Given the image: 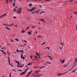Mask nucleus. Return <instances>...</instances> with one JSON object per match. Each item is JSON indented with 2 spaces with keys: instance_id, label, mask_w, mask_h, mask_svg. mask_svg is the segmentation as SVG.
Here are the masks:
<instances>
[{
  "instance_id": "obj_34",
  "label": "nucleus",
  "mask_w": 77,
  "mask_h": 77,
  "mask_svg": "<svg viewBox=\"0 0 77 77\" xmlns=\"http://www.w3.org/2000/svg\"><path fill=\"white\" fill-rule=\"evenodd\" d=\"M15 40L17 41H19V40L17 38L15 39Z\"/></svg>"
},
{
  "instance_id": "obj_6",
  "label": "nucleus",
  "mask_w": 77,
  "mask_h": 77,
  "mask_svg": "<svg viewBox=\"0 0 77 77\" xmlns=\"http://www.w3.org/2000/svg\"><path fill=\"white\" fill-rule=\"evenodd\" d=\"M35 7H33L31 9V11H35Z\"/></svg>"
},
{
  "instance_id": "obj_45",
  "label": "nucleus",
  "mask_w": 77,
  "mask_h": 77,
  "mask_svg": "<svg viewBox=\"0 0 77 77\" xmlns=\"http://www.w3.org/2000/svg\"><path fill=\"white\" fill-rule=\"evenodd\" d=\"M9 77H11V72L10 73Z\"/></svg>"
},
{
  "instance_id": "obj_4",
  "label": "nucleus",
  "mask_w": 77,
  "mask_h": 77,
  "mask_svg": "<svg viewBox=\"0 0 77 77\" xmlns=\"http://www.w3.org/2000/svg\"><path fill=\"white\" fill-rule=\"evenodd\" d=\"M39 20V21H44V22H45V20H44V19L43 18L40 19Z\"/></svg>"
},
{
  "instance_id": "obj_62",
  "label": "nucleus",
  "mask_w": 77,
  "mask_h": 77,
  "mask_svg": "<svg viewBox=\"0 0 77 77\" xmlns=\"http://www.w3.org/2000/svg\"><path fill=\"white\" fill-rule=\"evenodd\" d=\"M5 2H9V1L8 0H6Z\"/></svg>"
},
{
  "instance_id": "obj_30",
  "label": "nucleus",
  "mask_w": 77,
  "mask_h": 77,
  "mask_svg": "<svg viewBox=\"0 0 77 77\" xmlns=\"http://www.w3.org/2000/svg\"><path fill=\"white\" fill-rule=\"evenodd\" d=\"M27 66L28 65H31V63H28L27 65Z\"/></svg>"
},
{
  "instance_id": "obj_39",
  "label": "nucleus",
  "mask_w": 77,
  "mask_h": 77,
  "mask_svg": "<svg viewBox=\"0 0 77 77\" xmlns=\"http://www.w3.org/2000/svg\"><path fill=\"white\" fill-rule=\"evenodd\" d=\"M29 27H30V26H28V27H27L26 29V30H27L28 29H29Z\"/></svg>"
},
{
  "instance_id": "obj_29",
  "label": "nucleus",
  "mask_w": 77,
  "mask_h": 77,
  "mask_svg": "<svg viewBox=\"0 0 77 77\" xmlns=\"http://www.w3.org/2000/svg\"><path fill=\"white\" fill-rule=\"evenodd\" d=\"M38 77V75H35L33 77Z\"/></svg>"
},
{
  "instance_id": "obj_11",
  "label": "nucleus",
  "mask_w": 77,
  "mask_h": 77,
  "mask_svg": "<svg viewBox=\"0 0 77 77\" xmlns=\"http://www.w3.org/2000/svg\"><path fill=\"white\" fill-rule=\"evenodd\" d=\"M6 15H7V14H6V13L5 14H3L2 16H3V17H6Z\"/></svg>"
},
{
  "instance_id": "obj_3",
  "label": "nucleus",
  "mask_w": 77,
  "mask_h": 77,
  "mask_svg": "<svg viewBox=\"0 0 77 77\" xmlns=\"http://www.w3.org/2000/svg\"><path fill=\"white\" fill-rule=\"evenodd\" d=\"M0 51H2L3 53H4V54H5V55H7L6 53V52H4V51H3L2 50H0Z\"/></svg>"
},
{
  "instance_id": "obj_25",
  "label": "nucleus",
  "mask_w": 77,
  "mask_h": 77,
  "mask_svg": "<svg viewBox=\"0 0 77 77\" xmlns=\"http://www.w3.org/2000/svg\"><path fill=\"white\" fill-rule=\"evenodd\" d=\"M21 51H23V50H19V51H18V52H21Z\"/></svg>"
},
{
  "instance_id": "obj_8",
  "label": "nucleus",
  "mask_w": 77,
  "mask_h": 77,
  "mask_svg": "<svg viewBox=\"0 0 77 77\" xmlns=\"http://www.w3.org/2000/svg\"><path fill=\"white\" fill-rule=\"evenodd\" d=\"M77 69V68L75 70H74L72 71V72H73V73H75L76 72L75 71H76Z\"/></svg>"
},
{
  "instance_id": "obj_17",
  "label": "nucleus",
  "mask_w": 77,
  "mask_h": 77,
  "mask_svg": "<svg viewBox=\"0 0 77 77\" xmlns=\"http://www.w3.org/2000/svg\"><path fill=\"white\" fill-rule=\"evenodd\" d=\"M43 75V74H39L38 75V77H40V76H41V75Z\"/></svg>"
},
{
  "instance_id": "obj_64",
  "label": "nucleus",
  "mask_w": 77,
  "mask_h": 77,
  "mask_svg": "<svg viewBox=\"0 0 77 77\" xmlns=\"http://www.w3.org/2000/svg\"><path fill=\"white\" fill-rule=\"evenodd\" d=\"M38 29H39V30H40V29H41V28L38 27Z\"/></svg>"
},
{
  "instance_id": "obj_28",
  "label": "nucleus",
  "mask_w": 77,
  "mask_h": 77,
  "mask_svg": "<svg viewBox=\"0 0 77 77\" xmlns=\"http://www.w3.org/2000/svg\"><path fill=\"white\" fill-rule=\"evenodd\" d=\"M38 36H39V37H40V38H42V36H41V35H38Z\"/></svg>"
},
{
  "instance_id": "obj_12",
  "label": "nucleus",
  "mask_w": 77,
  "mask_h": 77,
  "mask_svg": "<svg viewBox=\"0 0 77 77\" xmlns=\"http://www.w3.org/2000/svg\"><path fill=\"white\" fill-rule=\"evenodd\" d=\"M61 73H58L57 74V75H58V76H60V75H61Z\"/></svg>"
},
{
  "instance_id": "obj_50",
  "label": "nucleus",
  "mask_w": 77,
  "mask_h": 77,
  "mask_svg": "<svg viewBox=\"0 0 77 77\" xmlns=\"http://www.w3.org/2000/svg\"><path fill=\"white\" fill-rule=\"evenodd\" d=\"M35 74H39V72H36L35 73H34Z\"/></svg>"
},
{
  "instance_id": "obj_27",
  "label": "nucleus",
  "mask_w": 77,
  "mask_h": 77,
  "mask_svg": "<svg viewBox=\"0 0 77 77\" xmlns=\"http://www.w3.org/2000/svg\"><path fill=\"white\" fill-rule=\"evenodd\" d=\"M44 44H45V42H43V43H42L41 45H44Z\"/></svg>"
},
{
  "instance_id": "obj_19",
  "label": "nucleus",
  "mask_w": 77,
  "mask_h": 77,
  "mask_svg": "<svg viewBox=\"0 0 77 77\" xmlns=\"http://www.w3.org/2000/svg\"><path fill=\"white\" fill-rule=\"evenodd\" d=\"M75 63H76V62H77V58H75Z\"/></svg>"
},
{
  "instance_id": "obj_7",
  "label": "nucleus",
  "mask_w": 77,
  "mask_h": 77,
  "mask_svg": "<svg viewBox=\"0 0 77 77\" xmlns=\"http://www.w3.org/2000/svg\"><path fill=\"white\" fill-rule=\"evenodd\" d=\"M24 74H26V73L25 72H23L21 73L20 74V75H23Z\"/></svg>"
},
{
  "instance_id": "obj_1",
  "label": "nucleus",
  "mask_w": 77,
  "mask_h": 77,
  "mask_svg": "<svg viewBox=\"0 0 77 77\" xmlns=\"http://www.w3.org/2000/svg\"><path fill=\"white\" fill-rule=\"evenodd\" d=\"M21 11H22V8L20 7L19 9L18 8L17 10V14H20L21 13Z\"/></svg>"
},
{
  "instance_id": "obj_63",
  "label": "nucleus",
  "mask_w": 77,
  "mask_h": 77,
  "mask_svg": "<svg viewBox=\"0 0 77 77\" xmlns=\"http://www.w3.org/2000/svg\"><path fill=\"white\" fill-rule=\"evenodd\" d=\"M20 67H21V68H22V67H23V66H22V65H21L20 64Z\"/></svg>"
},
{
  "instance_id": "obj_58",
  "label": "nucleus",
  "mask_w": 77,
  "mask_h": 77,
  "mask_svg": "<svg viewBox=\"0 0 77 77\" xmlns=\"http://www.w3.org/2000/svg\"><path fill=\"white\" fill-rule=\"evenodd\" d=\"M37 71H38V72H41V70H37Z\"/></svg>"
},
{
  "instance_id": "obj_52",
  "label": "nucleus",
  "mask_w": 77,
  "mask_h": 77,
  "mask_svg": "<svg viewBox=\"0 0 77 77\" xmlns=\"http://www.w3.org/2000/svg\"><path fill=\"white\" fill-rule=\"evenodd\" d=\"M48 57H49V58H50L51 57V56H48Z\"/></svg>"
},
{
  "instance_id": "obj_49",
  "label": "nucleus",
  "mask_w": 77,
  "mask_h": 77,
  "mask_svg": "<svg viewBox=\"0 0 77 77\" xmlns=\"http://www.w3.org/2000/svg\"><path fill=\"white\" fill-rule=\"evenodd\" d=\"M8 62H11L10 61V59H8Z\"/></svg>"
},
{
  "instance_id": "obj_42",
  "label": "nucleus",
  "mask_w": 77,
  "mask_h": 77,
  "mask_svg": "<svg viewBox=\"0 0 77 77\" xmlns=\"http://www.w3.org/2000/svg\"><path fill=\"white\" fill-rule=\"evenodd\" d=\"M13 18H14V19H17V17L15 16H14Z\"/></svg>"
},
{
  "instance_id": "obj_40",
  "label": "nucleus",
  "mask_w": 77,
  "mask_h": 77,
  "mask_svg": "<svg viewBox=\"0 0 77 77\" xmlns=\"http://www.w3.org/2000/svg\"><path fill=\"white\" fill-rule=\"evenodd\" d=\"M27 69H26L25 71H24V72H25L26 73V72H27Z\"/></svg>"
},
{
  "instance_id": "obj_15",
  "label": "nucleus",
  "mask_w": 77,
  "mask_h": 77,
  "mask_svg": "<svg viewBox=\"0 0 77 77\" xmlns=\"http://www.w3.org/2000/svg\"><path fill=\"white\" fill-rule=\"evenodd\" d=\"M27 11L28 12H32V11H31V10L30 9H28L27 10Z\"/></svg>"
},
{
  "instance_id": "obj_33",
  "label": "nucleus",
  "mask_w": 77,
  "mask_h": 77,
  "mask_svg": "<svg viewBox=\"0 0 77 77\" xmlns=\"http://www.w3.org/2000/svg\"><path fill=\"white\" fill-rule=\"evenodd\" d=\"M6 26H12V25H8V24H7L6 25Z\"/></svg>"
},
{
  "instance_id": "obj_32",
  "label": "nucleus",
  "mask_w": 77,
  "mask_h": 77,
  "mask_svg": "<svg viewBox=\"0 0 77 77\" xmlns=\"http://www.w3.org/2000/svg\"><path fill=\"white\" fill-rule=\"evenodd\" d=\"M3 15H2V16H1L0 17V18H3Z\"/></svg>"
},
{
  "instance_id": "obj_46",
  "label": "nucleus",
  "mask_w": 77,
  "mask_h": 77,
  "mask_svg": "<svg viewBox=\"0 0 77 77\" xmlns=\"http://www.w3.org/2000/svg\"><path fill=\"white\" fill-rule=\"evenodd\" d=\"M76 30H77V25H76Z\"/></svg>"
},
{
  "instance_id": "obj_61",
  "label": "nucleus",
  "mask_w": 77,
  "mask_h": 77,
  "mask_svg": "<svg viewBox=\"0 0 77 77\" xmlns=\"http://www.w3.org/2000/svg\"><path fill=\"white\" fill-rule=\"evenodd\" d=\"M10 41H11V42H14V41H13V40H12L11 39L10 40Z\"/></svg>"
},
{
  "instance_id": "obj_10",
  "label": "nucleus",
  "mask_w": 77,
  "mask_h": 77,
  "mask_svg": "<svg viewBox=\"0 0 77 77\" xmlns=\"http://www.w3.org/2000/svg\"><path fill=\"white\" fill-rule=\"evenodd\" d=\"M20 57L21 59H23V60H25V57L22 56V57Z\"/></svg>"
},
{
  "instance_id": "obj_59",
  "label": "nucleus",
  "mask_w": 77,
  "mask_h": 77,
  "mask_svg": "<svg viewBox=\"0 0 77 77\" xmlns=\"http://www.w3.org/2000/svg\"><path fill=\"white\" fill-rule=\"evenodd\" d=\"M23 53H22V54H21V56H20V57H22V56H23Z\"/></svg>"
},
{
  "instance_id": "obj_56",
  "label": "nucleus",
  "mask_w": 77,
  "mask_h": 77,
  "mask_svg": "<svg viewBox=\"0 0 77 77\" xmlns=\"http://www.w3.org/2000/svg\"><path fill=\"white\" fill-rule=\"evenodd\" d=\"M45 1H47V2H50L49 0H45Z\"/></svg>"
},
{
  "instance_id": "obj_38",
  "label": "nucleus",
  "mask_w": 77,
  "mask_h": 77,
  "mask_svg": "<svg viewBox=\"0 0 77 77\" xmlns=\"http://www.w3.org/2000/svg\"><path fill=\"white\" fill-rule=\"evenodd\" d=\"M35 26H32V29H34V28H35Z\"/></svg>"
},
{
  "instance_id": "obj_23",
  "label": "nucleus",
  "mask_w": 77,
  "mask_h": 77,
  "mask_svg": "<svg viewBox=\"0 0 77 77\" xmlns=\"http://www.w3.org/2000/svg\"><path fill=\"white\" fill-rule=\"evenodd\" d=\"M36 55H37V56H39V54H38V53L36 52Z\"/></svg>"
},
{
  "instance_id": "obj_57",
  "label": "nucleus",
  "mask_w": 77,
  "mask_h": 77,
  "mask_svg": "<svg viewBox=\"0 0 77 77\" xmlns=\"http://www.w3.org/2000/svg\"><path fill=\"white\" fill-rule=\"evenodd\" d=\"M18 48H17L16 50V52H17V53H18Z\"/></svg>"
},
{
  "instance_id": "obj_20",
  "label": "nucleus",
  "mask_w": 77,
  "mask_h": 77,
  "mask_svg": "<svg viewBox=\"0 0 77 77\" xmlns=\"http://www.w3.org/2000/svg\"><path fill=\"white\" fill-rule=\"evenodd\" d=\"M13 7H15V3L13 2Z\"/></svg>"
},
{
  "instance_id": "obj_35",
  "label": "nucleus",
  "mask_w": 77,
  "mask_h": 77,
  "mask_svg": "<svg viewBox=\"0 0 77 77\" xmlns=\"http://www.w3.org/2000/svg\"><path fill=\"white\" fill-rule=\"evenodd\" d=\"M67 65H68V64L67 65H64V66H63V67H66V66H67Z\"/></svg>"
},
{
  "instance_id": "obj_5",
  "label": "nucleus",
  "mask_w": 77,
  "mask_h": 77,
  "mask_svg": "<svg viewBox=\"0 0 77 77\" xmlns=\"http://www.w3.org/2000/svg\"><path fill=\"white\" fill-rule=\"evenodd\" d=\"M32 72V70L30 71V72H29L27 75V76L29 75L30 74H31V72Z\"/></svg>"
},
{
  "instance_id": "obj_43",
  "label": "nucleus",
  "mask_w": 77,
  "mask_h": 77,
  "mask_svg": "<svg viewBox=\"0 0 77 77\" xmlns=\"http://www.w3.org/2000/svg\"><path fill=\"white\" fill-rule=\"evenodd\" d=\"M4 48L5 49H6V48H5V47H2V50H3V49H4Z\"/></svg>"
},
{
  "instance_id": "obj_21",
  "label": "nucleus",
  "mask_w": 77,
  "mask_h": 77,
  "mask_svg": "<svg viewBox=\"0 0 77 77\" xmlns=\"http://www.w3.org/2000/svg\"><path fill=\"white\" fill-rule=\"evenodd\" d=\"M66 72L65 73H61V75H63L64 74H66Z\"/></svg>"
},
{
  "instance_id": "obj_16",
  "label": "nucleus",
  "mask_w": 77,
  "mask_h": 77,
  "mask_svg": "<svg viewBox=\"0 0 77 77\" xmlns=\"http://www.w3.org/2000/svg\"><path fill=\"white\" fill-rule=\"evenodd\" d=\"M32 6V3H30L29 4V6L30 7L31 6Z\"/></svg>"
},
{
  "instance_id": "obj_9",
  "label": "nucleus",
  "mask_w": 77,
  "mask_h": 77,
  "mask_svg": "<svg viewBox=\"0 0 77 77\" xmlns=\"http://www.w3.org/2000/svg\"><path fill=\"white\" fill-rule=\"evenodd\" d=\"M77 65V64H76V65ZM75 64H74L72 67V68L71 69H72L74 67H75Z\"/></svg>"
},
{
  "instance_id": "obj_18",
  "label": "nucleus",
  "mask_w": 77,
  "mask_h": 77,
  "mask_svg": "<svg viewBox=\"0 0 77 77\" xmlns=\"http://www.w3.org/2000/svg\"><path fill=\"white\" fill-rule=\"evenodd\" d=\"M14 12H16V11H17V9H16V8H14Z\"/></svg>"
},
{
  "instance_id": "obj_37",
  "label": "nucleus",
  "mask_w": 77,
  "mask_h": 77,
  "mask_svg": "<svg viewBox=\"0 0 77 77\" xmlns=\"http://www.w3.org/2000/svg\"><path fill=\"white\" fill-rule=\"evenodd\" d=\"M15 62L17 63H19V62L17 61H15Z\"/></svg>"
},
{
  "instance_id": "obj_41",
  "label": "nucleus",
  "mask_w": 77,
  "mask_h": 77,
  "mask_svg": "<svg viewBox=\"0 0 77 77\" xmlns=\"http://www.w3.org/2000/svg\"><path fill=\"white\" fill-rule=\"evenodd\" d=\"M39 6L40 7V8H42V6H41V5H39Z\"/></svg>"
},
{
  "instance_id": "obj_24",
  "label": "nucleus",
  "mask_w": 77,
  "mask_h": 77,
  "mask_svg": "<svg viewBox=\"0 0 77 77\" xmlns=\"http://www.w3.org/2000/svg\"><path fill=\"white\" fill-rule=\"evenodd\" d=\"M45 66H42V67H40V68L41 69H42V68H45Z\"/></svg>"
},
{
  "instance_id": "obj_51",
  "label": "nucleus",
  "mask_w": 77,
  "mask_h": 77,
  "mask_svg": "<svg viewBox=\"0 0 77 77\" xmlns=\"http://www.w3.org/2000/svg\"><path fill=\"white\" fill-rule=\"evenodd\" d=\"M48 57H49V58H50L51 57V56H48Z\"/></svg>"
},
{
  "instance_id": "obj_55",
  "label": "nucleus",
  "mask_w": 77,
  "mask_h": 77,
  "mask_svg": "<svg viewBox=\"0 0 77 77\" xmlns=\"http://www.w3.org/2000/svg\"><path fill=\"white\" fill-rule=\"evenodd\" d=\"M14 8H16V9H18V7L16 6V7H14Z\"/></svg>"
},
{
  "instance_id": "obj_26",
  "label": "nucleus",
  "mask_w": 77,
  "mask_h": 77,
  "mask_svg": "<svg viewBox=\"0 0 77 77\" xmlns=\"http://www.w3.org/2000/svg\"><path fill=\"white\" fill-rule=\"evenodd\" d=\"M47 62V63H49V64H51V63H50V62Z\"/></svg>"
},
{
  "instance_id": "obj_14",
  "label": "nucleus",
  "mask_w": 77,
  "mask_h": 77,
  "mask_svg": "<svg viewBox=\"0 0 77 77\" xmlns=\"http://www.w3.org/2000/svg\"><path fill=\"white\" fill-rule=\"evenodd\" d=\"M5 28H6V29H7V30H10V28H8L7 27H6Z\"/></svg>"
},
{
  "instance_id": "obj_31",
  "label": "nucleus",
  "mask_w": 77,
  "mask_h": 77,
  "mask_svg": "<svg viewBox=\"0 0 77 77\" xmlns=\"http://www.w3.org/2000/svg\"><path fill=\"white\" fill-rule=\"evenodd\" d=\"M27 33L29 35H31V33L29 32H28Z\"/></svg>"
},
{
  "instance_id": "obj_36",
  "label": "nucleus",
  "mask_w": 77,
  "mask_h": 77,
  "mask_svg": "<svg viewBox=\"0 0 77 77\" xmlns=\"http://www.w3.org/2000/svg\"><path fill=\"white\" fill-rule=\"evenodd\" d=\"M34 57H35V59L37 60V57H36V56L35 55H34Z\"/></svg>"
},
{
  "instance_id": "obj_60",
  "label": "nucleus",
  "mask_w": 77,
  "mask_h": 77,
  "mask_svg": "<svg viewBox=\"0 0 77 77\" xmlns=\"http://www.w3.org/2000/svg\"><path fill=\"white\" fill-rule=\"evenodd\" d=\"M32 56L30 55V58H31V59H32Z\"/></svg>"
},
{
  "instance_id": "obj_22",
  "label": "nucleus",
  "mask_w": 77,
  "mask_h": 77,
  "mask_svg": "<svg viewBox=\"0 0 77 77\" xmlns=\"http://www.w3.org/2000/svg\"><path fill=\"white\" fill-rule=\"evenodd\" d=\"M46 48H48V50H49L50 49V47H47L45 48V49H46Z\"/></svg>"
},
{
  "instance_id": "obj_54",
  "label": "nucleus",
  "mask_w": 77,
  "mask_h": 77,
  "mask_svg": "<svg viewBox=\"0 0 77 77\" xmlns=\"http://www.w3.org/2000/svg\"><path fill=\"white\" fill-rule=\"evenodd\" d=\"M77 11H75V14L76 15V14H77Z\"/></svg>"
},
{
  "instance_id": "obj_13",
  "label": "nucleus",
  "mask_w": 77,
  "mask_h": 77,
  "mask_svg": "<svg viewBox=\"0 0 77 77\" xmlns=\"http://www.w3.org/2000/svg\"><path fill=\"white\" fill-rule=\"evenodd\" d=\"M64 62H65V60H63L61 62V63H64Z\"/></svg>"
},
{
  "instance_id": "obj_44",
  "label": "nucleus",
  "mask_w": 77,
  "mask_h": 77,
  "mask_svg": "<svg viewBox=\"0 0 77 77\" xmlns=\"http://www.w3.org/2000/svg\"><path fill=\"white\" fill-rule=\"evenodd\" d=\"M24 31H25L24 30H23L21 32H22V33H24Z\"/></svg>"
},
{
  "instance_id": "obj_47",
  "label": "nucleus",
  "mask_w": 77,
  "mask_h": 77,
  "mask_svg": "<svg viewBox=\"0 0 77 77\" xmlns=\"http://www.w3.org/2000/svg\"><path fill=\"white\" fill-rule=\"evenodd\" d=\"M18 71H21V72H22V71H22V70H21V69H20L19 70H18Z\"/></svg>"
},
{
  "instance_id": "obj_48",
  "label": "nucleus",
  "mask_w": 77,
  "mask_h": 77,
  "mask_svg": "<svg viewBox=\"0 0 77 77\" xmlns=\"http://www.w3.org/2000/svg\"><path fill=\"white\" fill-rule=\"evenodd\" d=\"M35 73H34L33 74H32V75H31V76H33V75H35Z\"/></svg>"
},
{
  "instance_id": "obj_2",
  "label": "nucleus",
  "mask_w": 77,
  "mask_h": 77,
  "mask_svg": "<svg viewBox=\"0 0 77 77\" xmlns=\"http://www.w3.org/2000/svg\"><path fill=\"white\" fill-rule=\"evenodd\" d=\"M60 44L61 45H62V46L60 47V49H62V48H63V45L64 44H63V43H60Z\"/></svg>"
},
{
  "instance_id": "obj_53",
  "label": "nucleus",
  "mask_w": 77,
  "mask_h": 77,
  "mask_svg": "<svg viewBox=\"0 0 77 77\" xmlns=\"http://www.w3.org/2000/svg\"><path fill=\"white\" fill-rule=\"evenodd\" d=\"M47 64H48V63H47V62L46 63H45L44 64V65H47Z\"/></svg>"
}]
</instances>
